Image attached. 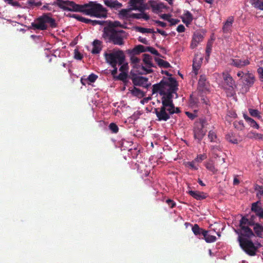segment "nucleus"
I'll return each mask as SVG.
<instances>
[{
	"label": "nucleus",
	"instance_id": "obj_52",
	"mask_svg": "<svg viewBox=\"0 0 263 263\" xmlns=\"http://www.w3.org/2000/svg\"><path fill=\"white\" fill-rule=\"evenodd\" d=\"M248 119L249 120V122L248 123L251 127L256 129L259 128V125L256 123V122L254 120H253L252 118H248Z\"/></svg>",
	"mask_w": 263,
	"mask_h": 263
},
{
	"label": "nucleus",
	"instance_id": "obj_61",
	"mask_svg": "<svg viewBox=\"0 0 263 263\" xmlns=\"http://www.w3.org/2000/svg\"><path fill=\"white\" fill-rule=\"evenodd\" d=\"M257 196L260 199H262L263 197V186H259V190L257 193Z\"/></svg>",
	"mask_w": 263,
	"mask_h": 263
},
{
	"label": "nucleus",
	"instance_id": "obj_27",
	"mask_svg": "<svg viewBox=\"0 0 263 263\" xmlns=\"http://www.w3.org/2000/svg\"><path fill=\"white\" fill-rule=\"evenodd\" d=\"M192 230L193 233L199 238H200L201 235L203 236L204 232L206 231L200 228L197 224H195L193 226Z\"/></svg>",
	"mask_w": 263,
	"mask_h": 263
},
{
	"label": "nucleus",
	"instance_id": "obj_51",
	"mask_svg": "<svg viewBox=\"0 0 263 263\" xmlns=\"http://www.w3.org/2000/svg\"><path fill=\"white\" fill-rule=\"evenodd\" d=\"M148 51L150 52L151 53L159 56L160 53L158 52V51L154 47H146V52Z\"/></svg>",
	"mask_w": 263,
	"mask_h": 263
},
{
	"label": "nucleus",
	"instance_id": "obj_5",
	"mask_svg": "<svg viewBox=\"0 0 263 263\" xmlns=\"http://www.w3.org/2000/svg\"><path fill=\"white\" fill-rule=\"evenodd\" d=\"M51 13H44L36 19V22L31 23V26L34 29L45 30L48 28L47 24L52 28L57 26L55 20L51 17Z\"/></svg>",
	"mask_w": 263,
	"mask_h": 263
},
{
	"label": "nucleus",
	"instance_id": "obj_4",
	"mask_svg": "<svg viewBox=\"0 0 263 263\" xmlns=\"http://www.w3.org/2000/svg\"><path fill=\"white\" fill-rule=\"evenodd\" d=\"M124 33L125 31L123 30H112L109 28H104L102 37L106 41V42L112 43L114 45H122L124 43L122 34Z\"/></svg>",
	"mask_w": 263,
	"mask_h": 263
},
{
	"label": "nucleus",
	"instance_id": "obj_36",
	"mask_svg": "<svg viewBox=\"0 0 263 263\" xmlns=\"http://www.w3.org/2000/svg\"><path fill=\"white\" fill-rule=\"evenodd\" d=\"M67 16H69L70 17H73V18H76V20H77L78 21H80V22H83V23H87L88 22H89V21L88 20V18H85L79 14H70V13H69L67 15Z\"/></svg>",
	"mask_w": 263,
	"mask_h": 263
},
{
	"label": "nucleus",
	"instance_id": "obj_43",
	"mask_svg": "<svg viewBox=\"0 0 263 263\" xmlns=\"http://www.w3.org/2000/svg\"><path fill=\"white\" fill-rule=\"evenodd\" d=\"M151 7L154 10L161 11L162 9L165 8L162 3L151 4Z\"/></svg>",
	"mask_w": 263,
	"mask_h": 263
},
{
	"label": "nucleus",
	"instance_id": "obj_39",
	"mask_svg": "<svg viewBox=\"0 0 263 263\" xmlns=\"http://www.w3.org/2000/svg\"><path fill=\"white\" fill-rule=\"evenodd\" d=\"M97 78V75L94 73H91L87 78H85L84 77L81 78V81L83 85H85V83L83 82L84 80L88 81L91 83H93L96 81Z\"/></svg>",
	"mask_w": 263,
	"mask_h": 263
},
{
	"label": "nucleus",
	"instance_id": "obj_15",
	"mask_svg": "<svg viewBox=\"0 0 263 263\" xmlns=\"http://www.w3.org/2000/svg\"><path fill=\"white\" fill-rule=\"evenodd\" d=\"M145 0H130L129 4L133 10L144 11L145 7L143 6Z\"/></svg>",
	"mask_w": 263,
	"mask_h": 263
},
{
	"label": "nucleus",
	"instance_id": "obj_47",
	"mask_svg": "<svg viewBox=\"0 0 263 263\" xmlns=\"http://www.w3.org/2000/svg\"><path fill=\"white\" fill-rule=\"evenodd\" d=\"M235 128L238 130H242L244 129L245 126L242 121H235L233 123Z\"/></svg>",
	"mask_w": 263,
	"mask_h": 263
},
{
	"label": "nucleus",
	"instance_id": "obj_30",
	"mask_svg": "<svg viewBox=\"0 0 263 263\" xmlns=\"http://www.w3.org/2000/svg\"><path fill=\"white\" fill-rule=\"evenodd\" d=\"M143 61L144 64L146 65V67L147 69H151L152 67L153 66L152 62V57L148 54H143Z\"/></svg>",
	"mask_w": 263,
	"mask_h": 263
},
{
	"label": "nucleus",
	"instance_id": "obj_49",
	"mask_svg": "<svg viewBox=\"0 0 263 263\" xmlns=\"http://www.w3.org/2000/svg\"><path fill=\"white\" fill-rule=\"evenodd\" d=\"M108 127H109V129L110 130V131L112 133L116 134L119 131V128H118V126L117 125V124L115 123H110Z\"/></svg>",
	"mask_w": 263,
	"mask_h": 263
},
{
	"label": "nucleus",
	"instance_id": "obj_21",
	"mask_svg": "<svg viewBox=\"0 0 263 263\" xmlns=\"http://www.w3.org/2000/svg\"><path fill=\"white\" fill-rule=\"evenodd\" d=\"M144 52H146V47L142 45H138L133 49L127 50V53L129 54H138Z\"/></svg>",
	"mask_w": 263,
	"mask_h": 263
},
{
	"label": "nucleus",
	"instance_id": "obj_26",
	"mask_svg": "<svg viewBox=\"0 0 263 263\" xmlns=\"http://www.w3.org/2000/svg\"><path fill=\"white\" fill-rule=\"evenodd\" d=\"M193 20L192 14L189 11H186L182 17V22L186 25H190Z\"/></svg>",
	"mask_w": 263,
	"mask_h": 263
},
{
	"label": "nucleus",
	"instance_id": "obj_33",
	"mask_svg": "<svg viewBox=\"0 0 263 263\" xmlns=\"http://www.w3.org/2000/svg\"><path fill=\"white\" fill-rule=\"evenodd\" d=\"M120 27L123 28H126V27L122 25L119 21H114V22H110L107 26L104 28H109V29H112V30H117L115 29V27Z\"/></svg>",
	"mask_w": 263,
	"mask_h": 263
},
{
	"label": "nucleus",
	"instance_id": "obj_18",
	"mask_svg": "<svg viewBox=\"0 0 263 263\" xmlns=\"http://www.w3.org/2000/svg\"><path fill=\"white\" fill-rule=\"evenodd\" d=\"M203 38V36L201 33H195L193 35L191 44V48L194 49L197 46L198 44L202 41Z\"/></svg>",
	"mask_w": 263,
	"mask_h": 263
},
{
	"label": "nucleus",
	"instance_id": "obj_60",
	"mask_svg": "<svg viewBox=\"0 0 263 263\" xmlns=\"http://www.w3.org/2000/svg\"><path fill=\"white\" fill-rule=\"evenodd\" d=\"M197 112L195 111V113H192L189 111H186V115L191 119L193 120L197 117L196 115Z\"/></svg>",
	"mask_w": 263,
	"mask_h": 263
},
{
	"label": "nucleus",
	"instance_id": "obj_55",
	"mask_svg": "<svg viewBox=\"0 0 263 263\" xmlns=\"http://www.w3.org/2000/svg\"><path fill=\"white\" fill-rule=\"evenodd\" d=\"M212 51V44L211 43H208L206 47V58H209L210 55V53Z\"/></svg>",
	"mask_w": 263,
	"mask_h": 263
},
{
	"label": "nucleus",
	"instance_id": "obj_28",
	"mask_svg": "<svg viewBox=\"0 0 263 263\" xmlns=\"http://www.w3.org/2000/svg\"><path fill=\"white\" fill-rule=\"evenodd\" d=\"M142 13H132L130 14L129 17L131 18H134L137 19H141L143 18L146 21H147L149 19V16L144 13V11H141Z\"/></svg>",
	"mask_w": 263,
	"mask_h": 263
},
{
	"label": "nucleus",
	"instance_id": "obj_20",
	"mask_svg": "<svg viewBox=\"0 0 263 263\" xmlns=\"http://www.w3.org/2000/svg\"><path fill=\"white\" fill-rule=\"evenodd\" d=\"M189 193L191 196L197 200H202L208 196L206 193L199 191H190Z\"/></svg>",
	"mask_w": 263,
	"mask_h": 263
},
{
	"label": "nucleus",
	"instance_id": "obj_31",
	"mask_svg": "<svg viewBox=\"0 0 263 263\" xmlns=\"http://www.w3.org/2000/svg\"><path fill=\"white\" fill-rule=\"evenodd\" d=\"M249 3L255 8L263 10V0H249Z\"/></svg>",
	"mask_w": 263,
	"mask_h": 263
},
{
	"label": "nucleus",
	"instance_id": "obj_25",
	"mask_svg": "<svg viewBox=\"0 0 263 263\" xmlns=\"http://www.w3.org/2000/svg\"><path fill=\"white\" fill-rule=\"evenodd\" d=\"M104 4L107 7L111 8H119L122 7V4L117 0H105Z\"/></svg>",
	"mask_w": 263,
	"mask_h": 263
},
{
	"label": "nucleus",
	"instance_id": "obj_41",
	"mask_svg": "<svg viewBox=\"0 0 263 263\" xmlns=\"http://www.w3.org/2000/svg\"><path fill=\"white\" fill-rule=\"evenodd\" d=\"M156 61L160 67L167 68L171 67V65L168 62L162 59H156Z\"/></svg>",
	"mask_w": 263,
	"mask_h": 263
},
{
	"label": "nucleus",
	"instance_id": "obj_1",
	"mask_svg": "<svg viewBox=\"0 0 263 263\" xmlns=\"http://www.w3.org/2000/svg\"><path fill=\"white\" fill-rule=\"evenodd\" d=\"M176 91L171 90L164 91V93L162 94L161 106L154 109L158 121H166L173 114L180 112V108L175 107L173 100V93H176Z\"/></svg>",
	"mask_w": 263,
	"mask_h": 263
},
{
	"label": "nucleus",
	"instance_id": "obj_48",
	"mask_svg": "<svg viewBox=\"0 0 263 263\" xmlns=\"http://www.w3.org/2000/svg\"><path fill=\"white\" fill-rule=\"evenodd\" d=\"M211 150L212 151V153L214 154L215 158H216V157L220 158V157L217 154V151H221V147L219 145L212 146Z\"/></svg>",
	"mask_w": 263,
	"mask_h": 263
},
{
	"label": "nucleus",
	"instance_id": "obj_2",
	"mask_svg": "<svg viewBox=\"0 0 263 263\" xmlns=\"http://www.w3.org/2000/svg\"><path fill=\"white\" fill-rule=\"evenodd\" d=\"M82 13L98 18H105L107 16L106 9L97 2H89L83 4Z\"/></svg>",
	"mask_w": 263,
	"mask_h": 263
},
{
	"label": "nucleus",
	"instance_id": "obj_13",
	"mask_svg": "<svg viewBox=\"0 0 263 263\" xmlns=\"http://www.w3.org/2000/svg\"><path fill=\"white\" fill-rule=\"evenodd\" d=\"M204 125L203 123L200 124L199 126H196L194 129V137L200 142L205 135L206 132L203 130Z\"/></svg>",
	"mask_w": 263,
	"mask_h": 263
},
{
	"label": "nucleus",
	"instance_id": "obj_22",
	"mask_svg": "<svg viewBox=\"0 0 263 263\" xmlns=\"http://www.w3.org/2000/svg\"><path fill=\"white\" fill-rule=\"evenodd\" d=\"M93 48L91 50L92 54H98L102 50V42L98 40H95L92 43Z\"/></svg>",
	"mask_w": 263,
	"mask_h": 263
},
{
	"label": "nucleus",
	"instance_id": "obj_46",
	"mask_svg": "<svg viewBox=\"0 0 263 263\" xmlns=\"http://www.w3.org/2000/svg\"><path fill=\"white\" fill-rule=\"evenodd\" d=\"M248 137L250 138H255L256 139H262L263 135L260 134L256 133L255 132H250L247 135Z\"/></svg>",
	"mask_w": 263,
	"mask_h": 263
},
{
	"label": "nucleus",
	"instance_id": "obj_38",
	"mask_svg": "<svg viewBox=\"0 0 263 263\" xmlns=\"http://www.w3.org/2000/svg\"><path fill=\"white\" fill-rule=\"evenodd\" d=\"M130 91H131L132 94L133 96L137 97L139 98H141L145 96L144 92H143L140 89L137 88L135 87H134V88L132 90H131Z\"/></svg>",
	"mask_w": 263,
	"mask_h": 263
},
{
	"label": "nucleus",
	"instance_id": "obj_45",
	"mask_svg": "<svg viewBox=\"0 0 263 263\" xmlns=\"http://www.w3.org/2000/svg\"><path fill=\"white\" fill-rule=\"evenodd\" d=\"M226 138L227 141L229 142L233 143V144H237L238 140L235 137V136L233 134H228L226 136Z\"/></svg>",
	"mask_w": 263,
	"mask_h": 263
},
{
	"label": "nucleus",
	"instance_id": "obj_59",
	"mask_svg": "<svg viewBox=\"0 0 263 263\" xmlns=\"http://www.w3.org/2000/svg\"><path fill=\"white\" fill-rule=\"evenodd\" d=\"M88 20L89 21L86 24L90 23L93 26H95V25H102L103 24V22L102 21H98V20H90V19H88Z\"/></svg>",
	"mask_w": 263,
	"mask_h": 263
},
{
	"label": "nucleus",
	"instance_id": "obj_12",
	"mask_svg": "<svg viewBox=\"0 0 263 263\" xmlns=\"http://www.w3.org/2000/svg\"><path fill=\"white\" fill-rule=\"evenodd\" d=\"M131 79L135 86H142L147 88L151 85V83H148V79L145 77L138 76L133 74L132 76Z\"/></svg>",
	"mask_w": 263,
	"mask_h": 263
},
{
	"label": "nucleus",
	"instance_id": "obj_29",
	"mask_svg": "<svg viewBox=\"0 0 263 263\" xmlns=\"http://www.w3.org/2000/svg\"><path fill=\"white\" fill-rule=\"evenodd\" d=\"M205 166L206 169L212 172L213 174H216L218 172V170L215 167L213 161L211 160L205 162Z\"/></svg>",
	"mask_w": 263,
	"mask_h": 263
},
{
	"label": "nucleus",
	"instance_id": "obj_8",
	"mask_svg": "<svg viewBox=\"0 0 263 263\" xmlns=\"http://www.w3.org/2000/svg\"><path fill=\"white\" fill-rule=\"evenodd\" d=\"M58 7L64 10L69 11L79 12L82 13L83 5L77 4L72 1H61L58 4Z\"/></svg>",
	"mask_w": 263,
	"mask_h": 263
},
{
	"label": "nucleus",
	"instance_id": "obj_35",
	"mask_svg": "<svg viewBox=\"0 0 263 263\" xmlns=\"http://www.w3.org/2000/svg\"><path fill=\"white\" fill-rule=\"evenodd\" d=\"M203 238L205 241L208 243H211L216 241L217 238L216 236L214 235H209L208 231H206L204 232Z\"/></svg>",
	"mask_w": 263,
	"mask_h": 263
},
{
	"label": "nucleus",
	"instance_id": "obj_64",
	"mask_svg": "<svg viewBox=\"0 0 263 263\" xmlns=\"http://www.w3.org/2000/svg\"><path fill=\"white\" fill-rule=\"evenodd\" d=\"M74 58L77 60H81L83 55L77 50H74Z\"/></svg>",
	"mask_w": 263,
	"mask_h": 263
},
{
	"label": "nucleus",
	"instance_id": "obj_56",
	"mask_svg": "<svg viewBox=\"0 0 263 263\" xmlns=\"http://www.w3.org/2000/svg\"><path fill=\"white\" fill-rule=\"evenodd\" d=\"M185 165L186 166L190 167L191 168H192L193 170H198L197 166H196L195 165V160L193 161H191V162H190V161L187 162L186 163Z\"/></svg>",
	"mask_w": 263,
	"mask_h": 263
},
{
	"label": "nucleus",
	"instance_id": "obj_10",
	"mask_svg": "<svg viewBox=\"0 0 263 263\" xmlns=\"http://www.w3.org/2000/svg\"><path fill=\"white\" fill-rule=\"evenodd\" d=\"M161 83H162V86L163 91L177 90L178 83L176 79L170 77L168 78H163Z\"/></svg>",
	"mask_w": 263,
	"mask_h": 263
},
{
	"label": "nucleus",
	"instance_id": "obj_42",
	"mask_svg": "<svg viewBox=\"0 0 263 263\" xmlns=\"http://www.w3.org/2000/svg\"><path fill=\"white\" fill-rule=\"evenodd\" d=\"M129 11V9H121L119 13V17L121 18H127L128 17H130L129 15L130 14H128V12Z\"/></svg>",
	"mask_w": 263,
	"mask_h": 263
},
{
	"label": "nucleus",
	"instance_id": "obj_37",
	"mask_svg": "<svg viewBox=\"0 0 263 263\" xmlns=\"http://www.w3.org/2000/svg\"><path fill=\"white\" fill-rule=\"evenodd\" d=\"M206 78L205 75H201L198 81L199 87L202 88V90L206 88Z\"/></svg>",
	"mask_w": 263,
	"mask_h": 263
},
{
	"label": "nucleus",
	"instance_id": "obj_53",
	"mask_svg": "<svg viewBox=\"0 0 263 263\" xmlns=\"http://www.w3.org/2000/svg\"><path fill=\"white\" fill-rule=\"evenodd\" d=\"M249 111L250 114L254 117L260 118L259 112L257 109H249Z\"/></svg>",
	"mask_w": 263,
	"mask_h": 263
},
{
	"label": "nucleus",
	"instance_id": "obj_24",
	"mask_svg": "<svg viewBox=\"0 0 263 263\" xmlns=\"http://www.w3.org/2000/svg\"><path fill=\"white\" fill-rule=\"evenodd\" d=\"M244 84L250 87L254 83V76L252 73H250L249 72L245 73L244 76Z\"/></svg>",
	"mask_w": 263,
	"mask_h": 263
},
{
	"label": "nucleus",
	"instance_id": "obj_17",
	"mask_svg": "<svg viewBox=\"0 0 263 263\" xmlns=\"http://www.w3.org/2000/svg\"><path fill=\"white\" fill-rule=\"evenodd\" d=\"M233 22V17L230 16L228 17L226 22L224 23L222 27V31L224 33H228L231 32L232 24Z\"/></svg>",
	"mask_w": 263,
	"mask_h": 263
},
{
	"label": "nucleus",
	"instance_id": "obj_58",
	"mask_svg": "<svg viewBox=\"0 0 263 263\" xmlns=\"http://www.w3.org/2000/svg\"><path fill=\"white\" fill-rule=\"evenodd\" d=\"M127 78V73L124 72H122L119 74V76L117 77V79L122 81H125L126 80Z\"/></svg>",
	"mask_w": 263,
	"mask_h": 263
},
{
	"label": "nucleus",
	"instance_id": "obj_14",
	"mask_svg": "<svg viewBox=\"0 0 263 263\" xmlns=\"http://www.w3.org/2000/svg\"><path fill=\"white\" fill-rule=\"evenodd\" d=\"M230 61L231 65L237 68H241L250 64V62L248 59H232Z\"/></svg>",
	"mask_w": 263,
	"mask_h": 263
},
{
	"label": "nucleus",
	"instance_id": "obj_32",
	"mask_svg": "<svg viewBox=\"0 0 263 263\" xmlns=\"http://www.w3.org/2000/svg\"><path fill=\"white\" fill-rule=\"evenodd\" d=\"M162 83H161V81H160V83L155 84L153 86V89H152L153 94L156 93L158 92H159L160 95H162L163 93H164V92L162 89Z\"/></svg>",
	"mask_w": 263,
	"mask_h": 263
},
{
	"label": "nucleus",
	"instance_id": "obj_63",
	"mask_svg": "<svg viewBox=\"0 0 263 263\" xmlns=\"http://www.w3.org/2000/svg\"><path fill=\"white\" fill-rule=\"evenodd\" d=\"M6 3H7L8 4H10L13 6H17V7L20 6V5L18 2L13 1V0H11V1H7V2H6Z\"/></svg>",
	"mask_w": 263,
	"mask_h": 263
},
{
	"label": "nucleus",
	"instance_id": "obj_57",
	"mask_svg": "<svg viewBox=\"0 0 263 263\" xmlns=\"http://www.w3.org/2000/svg\"><path fill=\"white\" fill-rule=\"evenodd\" d=\"M198 100L197 98H193L192 96L190 97V104L191 106H197Z\"/></svg>",
	"mask_w": 263,
	"mask_h": 263
},
{
	"label": "nucleus",
	"instance_id": "obj_3",
	"mask_svg": "<svg viewBox=\"0 0 263 263\" xmlns=\"http://www.w3.org/2000/svg\"><path fill=\"white\" fill-rule=\"evenodd\" d=\"M104 55L106 62L114 68L111 73L113 76H115L118 71L117 65H122L124 63L125 55L124 52L120 49H114L111 52L104 53Z\"/></svg>",
	"mask_w": 263,
	"mask_h": 263
},
{
	"label": "nucleus",
	"instance_id": "obj_9",
	"mask_svg": "<svg viewBox=\"0 0 263 263\" xmlns=\"http://www.w3.org/2000/svg\"><path fill=\"white\" fill-rule=\"evenodd\" d=\"M130 61L134 64L133 67L136 69V72L139 74H146L153 72L151 69H147L146 67L139 64L140 59L135 56V54H130Z\"/></svg>",
	"mask_w": 263,
	"mask_h": 263
},
{
	"label": "nucleus",
	"instance_id": "obj_44",
	"mask_svg": "<svg viewBox=\"0 0 263 263\" xmlns=\"http://www.w3.org/2000/svg\"><path fill=\"white\" fill-rule=\"evenodd\" d=\"M201 62V61H199L198 62H197L195 60L193 61V71L195 74H197L198 71L200 68Z\"/></svg>",
	"mask_w": 263,
	"mask_h": 263
},
{
	"label": "nucleus",
	"instance_id": "obj_23",
	"mask_svg": "<svg viewBox=\"0 0 263 263\" xmlns=\"http://www.w3.org/2000/svg\"><path fill=\"white\" fill-rule=\"evenodd\" d=\"M253 230L255 236L259 238H263V226L259 223H256L253 225Z\"/></svg>",
	"mask_w": 263,
	"mask_h": 263
},
{
	"label": "nucleus",
	"instance_id": "obj_40",
	"mask_svg": "<svg viewBox=\"0 0 263 263\" xmlns=\"http://www.w3.org/2000/svg\"><path fill=\"white\" fill-rule=\"evenodd\" d=\"M135 30L139 32L145 33H155L156 31H155L153 29L150 28H145L141 27L136 26L135 27Z\"/></svg>",
	"mask_w": 263,
	"mask_h": 263
},
{
	"label": "nucleus",
	"instance_id": "obj_62",
	"mask_svg": "<svg viewBox=\"0 0 263 263\" xmlns=\"http://www.w3.org/2000/svg\"><path fill=\"white\" fill-rule=\"evenodd\" d=\"M166 203L171 208H173L176 205V203L172 199H168L166 200Z\"/></svg>",
	"mask_w": 263,
	"mask_h": 263
},
{
	"label": "nucleus",
	"instance_id": "obj_34",
	"mask_svg": "<svg viewBox=\"0 0 263 263\" xmlns=\"http://www.w3.org/2000/svg\"><path fill=\"white\" fill-rule=\"evenodd\" d=\"M258 204H261L260 201H257L256 202L253 203L251 206L252 212H254L256 216L258 215V213H259L262 209Z\"/></svg>",
	"mask_w": 263,
	"mask_h": 263
},
{
	"label": "nucleus",
	"instance_id": "obj_54",
	"mask_svg": "<svg viewBox=\"0 0 263 263\" xmlns=\"http://www.w3.org/2000/svg\"><path fill=\"white\" fill-rule=\"evenodd\" d=\"M207 156L205 154H200L197 155V157L195 159V161L197 162H200L202 160L206 159Z\"/></svg>",
	"mask_w": 263,
	"mask_h": 263
},
{
	"label": "nucleus",
	"instance_id": "obj_16",
	"mask_svg": "<svg viewBox=\"0 0 263 263\" xmlns=\"http://www.w3.org/2000/svg\"><path fill=\"white\" fill-rule=\"evenodd\" d=\"M248 216L247 215L242 217L240 220L241 224H247L248 226H252L257 223L256 222L257 216L256 215H250L249 217H247Z\"/></svg>",
	"mask_w": 263,
	"mask_h": 263
},
{
	"label": "nucleus",
	"instance_id": "obj_19",
	"mask_svg": "<svg viewBox=\"0 0 263 263\" xmlns=\"http://www.w3.org/2000/svg\"><path fill=\"white\" fill-rule=\"evenodd\" d=\"M223 78L224 82L229 87L233 89L236 87L235 81L230 74L228 73H223Z\"/></svg>",
	"mask_w": 263,
	"mask_h": 263
},
{
	"label": "nucleus",
	"instance_id": "obj_50",
	"mask_svg": "<svg viewBox=\"0 0 263 263\" xmlns=\"http://www.w3.org/2000/svg\"><path fill=\"white\" fill-rule=\"evenodd\" d=\"M208 137L210 140L211 142H216L217 136L215 132L210 130L209 132Z\"/></svg>",
	"mask_w": 263,
	"mask_h": 263
},
{
	"label": "nucleus",
	"instance_id": "obj_7",
	"mask_svg": "<svg viewBox=\"0 0 263 263\" xmlns=\"http://www.w3.org/2000/svg\"><path fill=\"white\" fill-rule=\"evenodd\" d=\"M58 7L64 10L69 11L79 12L82 13L83 5L77 4L72 1H61L58 4Z\"/></svg>",
	"mask_w": 263,
	"mask_h": 263
},
{
	"label": "nucleus",
	"instance_id": "obj_6",
	"mask_svg": "<svg viewBox=\"0 0 263 263\" xmlns=\"http://www.w3.org/2000/svg\"><path fill=\"white\" fill-rule=\"evenodd\" d=\"M238 240L241 248L249 255L255 256L257 251V247L255 246L253 241L246 238L238 237Z\"/></svg>",
	"mask_w": 263,
	"mask_h": 263
},
{
	"label": "nucleus",
	"instance_id": "obj_11",
	"mask_svg": "<svg viewBox=\"0 0 263 263\" xmlns=\"http://www.w3.org/2000/svg\"><path fill=\"white\" fill-rule=\"evenodd\" d=\"M250 226L247 224H241V221H239V227L240 228V232L238 231L235 230V232L239 235L238 237L242 238H246L248 239L255 236L253 231L251 228H249Z\"/></svg>",
	"mask_w": 263,
	"mask_h": 263
}]
</instances>
